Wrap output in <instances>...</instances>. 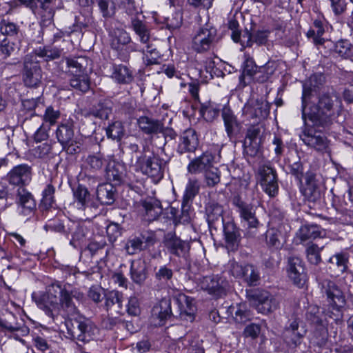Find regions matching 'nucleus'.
I'll return each mask as SVG.
<instances>
[{
  "mask_svg": "<svg viewBox=\"0 0 353 353\" xmlns=\"http://www.w3.org/2000/svg\"><path fill=\"white\" fill-rule=\"evenodd\" d=\"M130 273L134 282L138 284L142 283L147 277L145 262L141 260L133 261L131 264Z\"/></svg>",
  "mask_w": 353,
  "mask_h": 353,
  "instance_id": "nucleus-38",
  "label": "nucleus"
},
{
  "mask_svg": "<svg viewBox=\"0 0 353 353\" xmlns=\"http://www.w3.org/2000/svg\"><path fill=\"white\" fill-rule=\"evenodd\" d=\"M72 327L67 324L68 332L70 337L83 343L95 340L99 334L98 327L89 319L78 315L71 323Z\"/></svg>",
  "mask_w": 353,
  "mask_h": 353,
  "instance_id": "nucleus-2",
  "label": "nucleus"
},
{
  "mask_svg": "<svg viewBox=\"0 0 353 353\" xmlns=\"http://www.w3.org/2000/svg\"><path fill=\"white\" fill-rule=\"evenodd\" d=\"M230 312L233 315L236 323H245L252 318L251 312L247 309L245 304H239L236 306H231Z\"/></svg>",
  "mask_w": 353,
  "mask_h": 353,
  "instance_id": "nucleus-42",
  "label": "nucleus"
},
{
  "mask_svg": "<svg viewBox=\"0 0 353 353\" xmlns=\"http://www.w3.org/2000/svg\"><path fill=\"white\" fill-rule=\"evenodd\" d=\"M114 188L111 183L100 184L97 189V197L103 205H110L114 201Z\"/></svg>",
  "mask_w": 353,
  "mask_h": 353,
  "instance_id": "nucleus-32",
  "label": "nucleus"
},
{
  "mask_svg": "<svg viewBox=\"0 0 353 353\" xmlns=\"http://www.w3.org/2000/svg\"><path fill=\"white\" fill-rule=\"evenodd\" d=\"M307 330L303 323L299 319L292 321L283 332L284 339L287 343L298 347L306 334Z\"/></svg>",
  "mask_w": 353,
  "mask_h": 353,
  "instance_id": "nucleus-14",
  "label": "nucleus"
},
{
  "mask_svg": "<svg viewBox=\"0 0 353 353\" xmlns=\"http://www.w3.org/2000/svg\"><path fill=\"white\" fill-rule=\"evenodd\" d=\"M171 302L169 299H163L157 303L152 310L151 321L154 326L164 325L165 321L171 316Z\"/></svg>",
  "mask_w": 353,
  "mask_h": 353,
  "instance_id": "nucleus-18",
  "label": "nucleus"
},
{
  "mask_svg": "<svg viewBox=\"0 0 353 353\" xmlns=\"http://www.w3.org/2000/svg\"><path fill=\"white\" fill-rule=\"evenodd\" d=\"M333 52L339 57L350 59L353 57V46L347 40L338 41L334 45Z\"/></svg>",
  "mask_w": 353,
  "mask_h": 353,
  "instance_id": "nucleus-41",
  "label": "nucleus"
},
{
  "mask_svg": "<svg viewBox=\"0 0 353 353\" xmlns=\"http://www.w3.org/2000/svg\"><path fill=\"white\" fill-rule=\"evenodd\" d=\"M247 297L256 310L263 314L272 313L279 307V299L265 290L255 289L248 291Z\"/></svg>",
  "mask_w": 353,
  "mask_h": 353,
  "instance_id": "nucleus-3",
  "label": "nucleus"
},
{
  "mask_svg": "<svg viewBox=\"0 0 353 353\" xmlns=\"http://www.w3.org/2000/svg\"><path fill=\"white\" fill-rule=\"evenodd\" d=\"M86 63V59L85 57H79L75 58H68L66 59V63L68 68H74L76 70L74 71L75 74L79 72H83V70L85 68V63Z\"/></svg>",
  "mask_w": 353,
  "mask_h": 353,
  "instance_id": "nucleus-62",
  "label": "nucleus"
},
{
  "mask_svg": "<svg viewBox=\"0 0 353 353\" xmlns=\"http://www.w3.org/2000/svg\"><path fill=\"white\" fill-rule=\"evenodd\" d=\"M61 291L59 292V305L68 315L73 316L78 314V309L72 299L77 301H83L84 295L77 289L69 290L65 286L61 285Z\"/></svg>",
  "mask_w": 353,
  "mask_h": 353,
  "instance_id": "nucleus-10",
  "label": "nucleus"
},
{
  "mask_svg": "<svg viewBox=\"0 0 353 353\" xmlns=\"http://www.w3.org/2000/svg\"><path fill=\"white\" fill-rule=\"evenodd\" d=\"M85 163L92 171L95 172L102 168L104 159L100 154L89 155L85 159Z\"/></svg>",
  "mask_w": 353,
  "mask_h": 353,
  "instance_id": "nucleus-60",
  "label": "nucleus"
},
{
  "mask_svg": "<svg viewBox=\"0 0 353 353\" xmlns=\"http://www.w3.org/2000/svg\"><path fill=\"white\" fill-rule=\"evenodd\" d=\"M323 248V246L320 248L314 243H310L307 245L306 249V254L307 260L310 263L312 264L317 265L321 262V252Z\"/></svg>",
  "mask_w": 353,
  "mask_h": 353,
  "instance_id": "nucleus-56",
  "label": "nucleus"
},
{
  "mask_svg": "<svg viewBox=\"0 0 353 353\" xmlns=\"http://www.w3.org/2000/svg\"><path fill=\"white\" fill-rule=\"evenodd\" d=\"M214 159V155L211 152L206 151L189 163L188 170L191 174L205 173L213 167Z\"/></svg>",
  "mask_w": 353,
  "mask_h": 353,
  "instance_id": "nucleus-19",
  "label": "nucleus"
},
{
  "mask_svg": "<svg viewBox=\"0 0 353 353\" xmlns=\"http://www.w3.org/2000/svg\"><path fill=\"white\" fill-rule=\"evenodd\" d=\"M141 208L143 216L147 221H152L157 219L162 212L158 202L152 199L143 201Z\"/></svg>",
  "mask_w": 353,
  "mask_h": 353,
  "instance_id": "nucleus-27",
  "label": "nucleus"
},
{
  "mask_svg": "<svg viewBox=\"0 0 353 353\" xmlns=\"http://www.w3.org/2000/svg\"><path fill=\"white\" fill-rule=\"evenodd\" d=\"M111 77L119 83H128L132 79L129 69L123 65H117L113 67Z\"/></svg>",
  "mask_w": 353,
  "mask_h": 353,
  "instance_id": "nucleus-44",
  "label": "nucleus"
},
{
  "mask_svg": "<svg viewBox=\"0 0 353 353\" xmlns=\"http://www.w3.org/2000/svg\"><path fill=\"white\" fill-rule=\"evenodd\" d=\"M16 203L19 213L26 216L34 214L36 202L32 194L26 188H17Z\"/></svg>",
  "mask_w": 353,
  "mask_h": 353,
  "instance_id": "nucleus-15",
  "label": "nucleus"
},
{
  "mask_svg": "<svg viewBox=\"0 0 353 353\" xmlns=\"http://www.w3.org/2000/svg\"><path fill=\"white\" fill-rule=\"evenodd\" d=\"M239 114L240 112L237 114L234 112H222L225 131L230 138L238 134L241 130L243 121L239 118Z\"/></svg>",
  "mask_w": 353,
  "mask_h": 353,
  "instance_id": "nucleus-23",
  "label": "nucleus"
},
{
  "mask_svg": "<svg viewBox=\"0 0 353 353\" xmlns=\"http://www.w3.org/2000/svg\"><path fill=\"white\" fill-rule=\"evenodd\" d=\"M287 272L289 278L295 285H302L305 280L303 263L299 257L290 256L288 259Z\"/></svg>",
  "mask_w": 353,
  "mask_h": 353,
  "instance_id": "nucleus-17",
  "label": "nucleus"
},
{
  "mask_svg": "<svg viewBox=\"0 0 353 353\" xmlns=\"http://www.w3.org/2000/svg\"><path fill=\"white\" fill-rule=\"evenodd\" d=\"M177 301L181 314L188 316L192 319L196 310L194 299L182 294L178 297Z\"/></svg>",
  "mask_w": 353,
  "mask_h": 353,
  "instance_id": "nucleus-39",
  "label": "nucleus"
},
{
  "mask_svg": "<svg viewBox=\"0 0 353 353\" xmlns=\"http://www.w3.org/2000/svg\"><path fill=\"white\" fill-rule=\"evenodd\" d=\"M347 257L345 254L338 253L330 257L329 262L333 266L339 269V272L343 273L347 268Z\"/></svg>",
  "mask_w": 353,
  "mask_h": 353,
  "instance_id": "nucleus-59",
  "label": "nucleus"
},
{
  "mask_svg": "<svg viewBox=\"0 0 353 353\" xmlns=\"http://www.w3.org/2000/svg\"><path fill=\"white\" fill-rule=\"evenodd\" d=\"M340 110L341 109V101L336 95L323 94L317 104V110Z\"/></svg>",
  "mask_w": 353,
  "mask_h": 353,
  "instance_id": "nucleus-35",
  "label": "nucleus"
},
{
  "mask_svg": "<svg viewBox=\"0 0 353 353\" xmlns=\"http://www.w3.org/2000/svg\"><path fill=\"white\" fill-rule=\"evenodd\" d=\"M56 136L59 142L63 146L72 145L73 143L74 130L71 123H62L59 125Z\"/></svg>",
  "mask_w": 353,
  "mask_h": 353,
  "instance_id": "nucleus-30",
  "label": "nucleus"
},
{
  "mask_svg": "<svg viewBox=\"0 0 353 353\" xmlns=\"http://www.w3.org/2000/svg\"><path fill=\"white\" fill-rule=\"evenodd\" d=\"M324 81V77L321 74H314L312 75L308 81L303 85L302 94V107L303 110L307 108L308 101L313 92L316 91L319 85H322Z\"/></svg>",
  "mask_w": 353,
  "mask_h": 353,
  "instance_id": "nucleus-22",
  "label": "nucleus"
},
{
  "mask_svg": "<svg viewBox=\"0 0 353 353\" xmlns=\"http://www.w3.org/2000/svg\"><path fill=\"white\" fill-rule=\"evenodd\" d=\"M208 221L210 224L214 223L215 222H223L222 217L223 208L218 203H210L206 208Z\"/></svg>",
  "mask_w": 353,
  "mask_h": 353,
  "instance_id": "nucleus-49",
  "label": "nucleus"
},
{
  "mask_svg": "<svg viewBox=\"0 0 353 353\" xmlns=\"http://www.w3.org/2000/svg\"><path fill=\"white\" fill-rule=\"evenodd\" d=\"M42 71L37 56L27 54L23 62V81L27 87L37 88L41 83Z\"/></svg>",
  "mask_w": 353,
  "mask_h": 353,
  "instance_id": "nucleus-7",
  "label": "nucleus"
},
{
  "mask_svg": "<svg viewBox=\"0 0 353 353\" xmlns=\"http://www.w3.org/2000/svg\"><path fill=\"white\" fill-rule=\"evenodd\" d=\"M164 244L171 254L178 256L183 255L189 249L188 243L172 234H168L165 236Z\"/></svg>",
  "mask_w": 353,
  "mask_h": 353,
  "instance_id": "nucleus-24",
  "label": "nucleus"
},
{
  "mask_svg": "<svg viewBox=\"0 0 353 353\" xmlns=\"http://www.w3.org/2000/svg\"><path fill=\"white\" fill-rule=\"evenodd\" d=\"M199 139L194 130L189 128L185 130L180 137L178 152L181 154L193 152L199 145Z\"/></svg>",
  "mask_w": 353,
  "mask_h": 353,
  "instance_id": "nucleus-20",
  "label": "nucleus"
},
{
  "mask_svg": "<svg viewBox=\"0 0 353 353\" xmlns=\"http://www.w3.org/2000/svg\"><path fill=\"white\" fill-rule=\"evenodd\" d=\"M188 92L192 97V108L193 110H207L211 108V103L210 101L201 102L199 92L200 89V84L199 82L192 81L188 83Z\"/></svg>",
  "mask_w": 353,
  "mask_h": 353,
  "instance_id": "nucleus-25",
  "label": "nucleus"
},
{
  "mask_svg": "<svg viewBox=\"0 0 353 353\" xmlns=\"http://www.w3.org/2000/svg\"><path fill=\"white\" fill-rule=\"evenodd\" d=\"M106 134L109 138L120 141L124 135V129L121 122L115 121L110 125L106 130Z\"/></svg>",
  "mask_w": 353,
  "mask_h": 353,
  "instance_id": "nucleus-58",
  "label": "nucleus"
},
{
  "mask_svg": "<svg viewBox=\"0 0 353 353\" xmlns=\"http://www.w3.org/2000/svg\"><path fill=\"white\" fill-rule=\"evenodd\" d=\"M141 46V49L139 50L141 51L143 54V59L145 64L151 65L158 63L160 54L153 44L152 39L145 43H142Z\"/></svg>",
  "mask_w": 353,
  "mask_h": 353,
  "instance_id": "nucleus-29",
  "label": "nucleus"
},
{
  "mask_svg": "<svg viewBox=\"0 0 353 353\" xmlns=\"http://www.w3.org/2000/svg\"><path fill=\"white\" fill-rule=\"evenodd\" d=\"M325 28H327L325 20L315 19L313 26L307 31L306 35L308 38H312L316 45H321L325 42V39L322 37L325 33Z\"/></svg>",
  "mask_w": 353,
  "mask_h": 353,
  "instance_id": "nucleus-26",
  "label": "nucleus"
},
{
  "mask_svg": "<svg viewBox=\"0 0 353 353\" xmlns=\"http://www.w3.org/2000/svg\"><path fill=\"white\" fill-rule=\"evenodd\" d=\"M234 203L238 208V212L239 213L243 227L246 228L248 230V232L254 234L260 223L255 216V210L253 206L242 201L239 199H236Z\"/></svg>",
  "mask_w": 353,
  "mask_h": 353,
  "instance_id": "nucleus-11",
  "label": "nucleus"
},
{
  "mask_svg": "<svg viewBox=\"0 0 353 353\" xmlns=\"http://www.w3.org/2000/svg\"><path fill=\"white\" fill-rule=\"evenodd\" d=\"M143 241L135 237L127 241L125 249L128 254L133 255L142 250Z\"/></svg>",
  "mask_w": 353,
  "mask_h": 353,
  "instance_id": "nucleus-63",
  "label": "nucleus"
},
{
  "mask_svg": "<svg viewBox=\"0 0 353 353\" xmlns=\"http://www.w3.org/2000/svg\"><path fill=\"white\" fill-rule=\"evenodd\" d=\"M199 190V181L196 179H189L183 194V203L192 201Z\"/></svg>",
  "mask_w": 353,
  "mask_h": 353,
  "instance_id": "nucleus-57",
  "label": "nucleus"
},
{
  "mask_svg": "<svg viewBox=\"0 0 353 353\" xmlns=\"http://www.w3.org/2000/svg\"><path fill=\"white\" fill-rule=\"evenodd\" d=\"M205 179L208 186L214 187L220 182V172L217 168L212 167L205 172Z\"/></svg>",
  "mask_w": 353,
  "mask_h": 353,
  "instance_id": "nucleus-61",
  "label": "nucleus"
},
{
  "mask_svg": "<svg viewBox=\"0 0 353 353\" xmlns=\"http://www.w3.org/2000/svg\"><path fill=\"white\" fill-rule=\"evenodd\" d=\"M32 168L23 163L14 166L6 174L8 183L18 188H25L32 180Z\"/></svg>",
  "mask_w": 353,
  "mask_h": 353,
  "instance_id": "nucleus-9",
  "label": "nucleus"
},
{
  "mask_svg": "<svg viewBox=\"0 0 353 353\" xmlns=\"http://www.w3.org/2000/svg\"><path fill=\"white\" fill-rule=\"evenodd\" d=\"M259 174L260 184L263 191L270 196H275L279 190L276 172L269 166L263 165L259 168Z\"/></svg>",
  "mask_w": 353,
  "mask_h": 353,
  "instance_id": "nucleus-13",
  "label": "nucleus"
},
{
  "mask_svg": "<svg viewBox=\"0 0 353 353\" xmlns=\"http://www.w3.org/2000/svg\"><path fill=\"white\" fill-rule=\"evenodd\" d=\"M137 122L141 130L146 134H157L163 132V124L159 120L148 117H141Z\"/></svg>",
  "mask_w": 353,
  "mask_h": 353,
  "instance_id": "nucleus-28",
  "label": "nucleus"
},
{
  "mask_svg": "<svg viewBox=\"0 0 353 353\" xmlns=\"http://www.w3.org/2000/svg\"><path fill=\"white\" fill-rule=\"evenodd\" d=\"M299 137L310 148L319 153L330 154V141L321 131L305 127L299 134Z\"/></svg>",
  "mask_w": 353,
  "mask_h": 353,
  "instance_id": "nucleus-4",
  "label": "nucleus"
},
{
  "mask_svg": "<svg viewBox=\"0 0 353 353\" xmlns=\"http://www.w3.org/2000/svg\"><path fill=\"white\" fill-rule=\"evenodd\" d=\"M105 307L108 316L121 315L123 309V296L118 291H110L105 296Z\"/></svg>",
  "mask_w": 353,
  "mask_h": 353,
  "instance_id": "nucleus-21",
  "label": "nucleus"
},
{
  "mask_svg": "<svg viewBox=\"0 0 353 353\" xmlns=\"http://www.w3.org/2000/svg\"><path fill=\"white\" fill-rule=\"evenodd\" d=\"M216 30L212 27L201 28L192 38L191 47L197 53H203L210 49L216 42Z\"/></svg>",
  "mask_w": 353,
  "mask_h": 353,
  "instance_id": "nucleus-8",
  "label": "nucleus"
},
{
  "mask_svg": "<svg viewBox=\"0 0 353 353\" xmlns=\"http://www.w3.org/2000/svg\"><path fill=\"white\" fill-rule=\"evenodd\" d=\"M130 41L131 38L127 32L123 30H119L115 32L114 37L112 39L111 45L113 48L117 50H123L125 48L126 49H130L131 51H137L134 44L127 46L130 43Z\"/></svg>",
  "mask_w": 353,
  "mask_h": 353,
  "instance_id": "nucleus-34",
  "label": "nucleus"
},
{
  "mask_svg": "<svg viewBox=\"0 0 353 353\" xmlns=\"http://www.w3.org/2000/svg\"><path fill=\"white\" fill-rule=\"evenodd\" d=\"M302 118L306 125L325 126L330 123V118L325 112H302Z\"/></svg>",
  "mask_w": 353,
  "mask_h": 353,
  "instance_id": "nucleus-33",
  "label": "nucleus"
},
{
  "mask_svg": "<svg viewBox=\"0 0 353 353\" xmlns=\"http://www.w3.org/2000/svg\"><path fill=\"white\" fill-rule=\"evenodd\" d=\"M324 232L316 225H303L297 233V237L301 242L310 239H315L318 237H322Z\"/></svg>",
  "mask_w": 353,
  "mask_h": 353,
  "instance_id": "nucleus-36",
  "label": "nucleus"
},
{
  "mask_svg": "<svg viewBox=\"0 0 353 353\" xmlns=\"http://www.w3.org/2000/svg\"><path fill=\"white\" fill-rule=\"evenodd\" d=\"M101 16L105 19L112 18L116 14L114 0H94Z\"/></svg>",
  "mask_w": 353,
  "mask_h": 353,
  "instance_id": "nucleus-46",
  "label": "nucleus"
},
{
  "mask_svg": "<svg viewBox=\"0 0 353 353\" xmlns=\"http://www.w3.org/2000/svg\"><path fill=\"white\" fill-rule=\"evenodd\" d=\"M74 203L79 209H85L91 201V194L87 188L79 184L72 188Z\"/></svg>",
  "mask_w": 353,
  "mask_h": 353,
  "instance_id": "nucleus-31",
  "label": "nucleus"
},
{
  "mask_svg": "<svg viewBox=\"0 0 353 353\" xmlns=\"http://www.w3.org/2000/svg\"><path fill=\"white\" fill-rule=\"evenodd\" d=\"M260 279V274L259 270L252 265L246 264L245 271L244 272L243 280L249 285H256Z\"/></svg>",
  "mask_w": 353,
  "mask_h": 353,
  "instance_id": "nucleus-54",
  "label": "nucleus"
},
{
  "mask_svg": "<svg viewBox=\"0 0 353 353\" xmlns=\"http://www.w3.org/2000/svg\"><path fill=\"white\" fill-rule=\"evenodd\" d=\"M165 166V161L154 153L150 155L142 154L132 164L135 172L147 175L154 183H158L163 179Z\"/></svg>",
  "mask_w": 353,
  "mask_h": 353,
  "instance_id": "nucleus-1",
  "label": "nucleus"
},
{
  "mask_svg": "<svg viewBox=\"0 0 353 353\" xmlns=\"http://www.w3.org/2000/svg\"><path fill=\"white\" fill-rule=\"evenodd\" d=\"M270 31L268 29H258L250 32L245 29L242 35L241 50L245 48H250L254 43L257 46L266 45L268 42Z\"/></svg>",
  "mask_w": 353,
  "mask_h": 353,
  "instance_id": "nucleus-16",
  "label": "nucleus"
},
{
  "mask_svg": "<svg viewBox=\"0 0 353 353\" xmlns=\"http://www.w3.org/2000/svg\"><path fill=\"white\" fill-rule=\"evenodd\" d=\"M307 319L317 326L314 332V336L316 338V344L319 346L325 345L327 340V331L325 327L322 324V321L319 316L315 315L313 317H310L309 315H307Z\"/></svg>",
  "mask_w": 353,
  "mask_h": 353,
  "instance_id": "nucleus-43",
  "label": "nucleus"
},
{
  "mask_svg": "<svg viewBox=\"0 0 353 353\" xmlns=\"http://www.w3.org/2000/svg\"><path fill=\"white\" fill-rule=\"evenodd\" d=\"M229 272L236 279H242L245 271V265L240 264L234 261L229 262Z\"/></svg>",
  "mask_w": 353,
  "mask_h": 353,
  "instance_id": "nucleus-64",
  "label": "nucleus"
},
{
  "mask_svg": "<svg viewBox=\"0 0 353 353\" xmlns=\"http://www.w3.org/2000/svg\"><path fill=\"white\" fill-rule=\"evenodd\" d=\"M131 26L141 44L145 43L151 39L150 30L143 21L133 17L131 20Z\"/></svg>",
  "mask_w": 353,
  "mask_h": 353,
  "instance_id": "nucleus-37",
  "label": "nucleus"
},
{
  "mask_svg": "<svg viewBox=\"0 0 353 353\" xmlns=\"http://www.w3.org/2000/svg\"><path fill=\"white\" fill-rule=\"evenodd\" d=\"M54 1L55 0H37L38 9L36 12H39V13L42 17H44L46 19H52L54 13Z\"/></svg>",
  "mask_w": 353,
  "mask_h": 353,
  "instance_id": "nucleus-51",
  "label": "nucleus"
},
{
  "mask_svg": "<svg viewBox=\"0 0 353 353\" xmlns=\"http://www.w3.org/2000/svg\"><path fill=\"white\" fill-rule=\"evenodd\" d=\"M55 188L52 184H48L42 192L41 207L44 210L52 208L55 202L54 200Z\"/></svg>",
  "mask_w": 353,
  "mask_h": 353,
  "instance_id": "nucleus-53",
  "label": "nucleus"
},
{
  "mask_svg": "<svg viewBox=\"0 0 353 353\" xmlns=\"http://www.w3.org/2000/svg\"><path fill=\"white\" fill-rule=\"evenodd\" d=\"M28 55H34L37 57L43 59L46 61H50L59 58L61 56V50L56 48L44 47L35 50L34 54Z\"/></svg>",
  "mask_w": 353,
  "mask_h": 353,
  "instance_id": "nucleus-50",
  "label": "nucleus"
},
{
  "mask_svg": "<svg viewBox=\"0 0 353 353\" xmlns=\"http://www.w3.org/2000/svg\"><path fill=\"white\" fill-rule=\"evenodd\" d=\"M59 292H61V284L55 282L48 287L46 292L34 296L33 298L39 308L45 310L48 315H52V311L59 307Z\"/></svg>",
  "mask_w": 353,
  "mask_h": 353,
  "instance_id": "nucleus-6",
  "label": "nucleus"
},
{
  "mask_svg": "<svg viewBox=\"0 0 353 353\" xmlns=\"http://www.w3.org/2000/svg\"><path fill=\"white\" fill-rule=\"evenodd\" d=\"M20 49L19 39L12 41L10 39H4L0 43V54L3 59H7Z\"/></svg>",
  "mask_w": 353,
  "mask_h": 353,
  "instance_id": "nucleus-47",
  "label": "nucleus"
},
{
  "mask_svg": "<svg viewBox=\"0 0 353 353\" xmlns=\"http://www.w3.org/2000/svg\"><path fill=\"white\" fill-rule=\"evenodd\" d=\"M303 194L310 199H315L319 196L316 183L312 174H307L305 177V187Z\"/></svg>",
  "mask_w": 353,
  "mask_h": 353,
  "instance_id": "nucleus-55",
  "label": "nucleus"
},
{
  "mask_svg": "<svg viewBox=\"0 0 353 353\" xmlns=\"http://www.w3.org/2000/svg\"><path fill=\"white\" fill-rule=\"evenodd\" d=\"M224 232L227 248L233 251L236 250L241 240L239 231L234 226H231L225 228Z\"/></svg>",
  "mask_w": 353,
  "mask_h": 353,
  "instance_id": "nucleus-45",
  "label": "nucleus"
},
{
  "mask_svg": "<svg viewBox=\"0 0 353 353\" xmlns=\"http://www.w3.org/2000/svg\"><path fill=\"white\" fill-rule=\"evenodd\" d=\"M322 292L327 295L329 299L330 307L337 312L343 307L345 304V299L343 292L331 281L325 280L321 283Z\"/></svg>",
  "mask_w": 353,
  "mask_h": 353,
  "instance_id": "nucleus-12",
  "label": "nucleus"
},
{
  "mask_svg": "<svg viewBox=\"0 0 353 353\" xmlns=\"http://www.w3.org/2000/svg\"><path fill=\"white\" fill-rule=\"evenodd\" d=\"M197 285L201 290L216 299L225 295L229 286L227 279L219 274L200 277L197 279Z\"/></svg>",
  "mask_w": 353,
  "mask_h": 353,
  "instance_id": "nucleus-5",
  "label": "nucleus"
},
{
  "mask_svg": "<svg viewBox=\"0 0 353 353\" xmlns=\"http://www.w3.org/2000/svg\"><path fill=\"white\" fill-rule=\"evenodd\" d=\"M283 235L281 232L275 228H270L265 234V240L269 247L279 249L283 246Z\"/></svg>",
  "mask_w": 353,
  "mask_h": 353,
  "instance_id": "nucleus-48",
  "label": "nucleus"
},
{
  "mask_svg": "<svg viewBox=\"0 0 353 353\" xmlns=\"http://www.w3.org/2000/svg\"><path fill=\"white\" fill-rule=\"evenodd\" d=\"M70 85L77 90L85 92L90 87V78L84 72L74 74L70 80Z\"/></svg>",
  "mask_w": 353,
  "mask_h": 353,
  "instance_id": "nucleus-40",
  "label": "nucleus"
},
{
  "mask_svg": "<svg viewBox=\"0 0 353 353\" xmlns=\"http://www.w3.org/2000/svg\"><path fill=\"white\" fill-rule=\"evenodd\" d=\"M0 32L10 38L19 39V27L14 23L3 19L0 23Z\"/></svg>",
  "mask_w": 353,
  "mask_h": 353,
  "instance_id": "nucleus-52",
  "label": "nucleus"
}]
</instances>
